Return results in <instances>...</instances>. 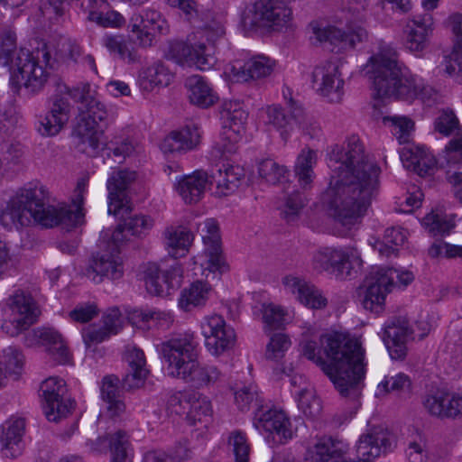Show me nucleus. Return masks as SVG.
Instances as JSON below:
<instances>
[{"mask_svg":"<svg viewBox=\"0 0 462 462\" xmlns=\"http://www.w3.org/2000/svg\"><path fill=\"white\" fill-rule=\"evenodd\" d=\"M329 186L321 195L327 213L342 226L356 225L366 213L379 188L380 168L365 152L357 136L335 145L328 155Z\"/></svg>","mask_w":462,"mask_h":462,"instance_id":"nucleus-1","label":"nucleus"},{"mask_svg":"<svg viewBox=\"0 0 462 462\" xmlns=\"http://www.w3.org/2000/svg\"><path fill=\"white\" fill-rule=\"evenodd\" d=\"M300 347L302 355L321 367L343 396L358 398L366 365L365 349L357 337L346 333H328L320 337L319 344L306 339Z\"/></svg>","mask_w":462,"mask_h":462,"instance_id":"nucleus-2","label":"nucleus"},{"mask_svg":"<svg viewBox=\"0 0 462 462\" xmlns=\"http://www.w3.org/2000/svg\"><path fill=\"white\" fill-rule=\"evenodd\" d=\"M365 76L373 83L374 96L378 98L395 97L404 100L417 97L422 79L403 71L397 60L396 51L390 46H381L365 65Z\"/></svg>","mask_w":462,"mask_h":462,"instance_id":"nucleus-3","label":"nucleus"},{"mask_svg":"<svg viewBox=\"0 0 462 462\" xmlns=\"http://www.w3.org/2000/svg\"><path fill=\"white\" fill-rule=\"evenodd\" d=\"M198 343L192 333L178 334L160 345L166 364L167 374L173 378L208 386L222 377L219 369L212 365H200L196 359Z\"/></svg>","mask_w":462,"mask_h":462,"instance_id":"nucleus-4","label":"nucleus"},{"mask_svg":"<svg viewBox=\"0 0 462 462\" xmlns=\"http://www.w3.org/2000/svg\"><path fill=\"white\" fill-rule=\"evenodd\" d=\"M60 92L67 93L75 102L81 104V117L74 130L78 150L88 156H96L104 144L102 125L108 117L106 105L88 82L79 83L72 88L64 85Z\"/></svg>","mask_w":462,"mask_h":462,"instance_id":"nucleus-5","label":"nucleus"},{"mask_svg":"<svg viewBox=\"0 0 462 462\" xmlns=\"http://www.w3.org/2000/svg\"><path fill=\"white\" fill-rule=\"evenodd\" d=\"M31 92L42 88L47 82V68L55 64L77 62L81 55L80 47L67 37H60L53 42L34 38L31 41Z\"/></svg>","mask_w":462,"mask_h":462,"instance_id":"nucleus-6","label":"nucleus"},{"mask_svg":"<svg viewBox=\"0 0 462 462\" xmlns=\"http://www.w3.org/2000/svg\"><path fill=\"white\" fill-rule=\"evenodd\" d=\"M86 182L81 180L75 189V198L72 200L75 209L66 202L57 201L55 199L42 205L37 209L31 208V217L35 225L42 228H53L60 226L68 230L80 226L84 222L83 211L84 192Z\"/></svg>","mask_w":462,"mask_h":462,"instance_id":"nucleus-7","label":"nucleus"},{"mask_svg":"<svg viewBox=\"0 0 462 462\" xmlns=\"http://www.w3.org/2000/svg\"><path fill=\"white\" fill-rule=\"evenodd\" d=\"M291 24V9L282 0H259L242 16V25L246 32L259 29L281 32Z\"/></svg>","mask_w":462,"mask_h":462,"instance_id":"nucleus-8","label":"nucleus"},{"mask_svg":"<svg viewBox=\"0 0 462 462\" xmlns=\"http://www.w3.org/2000/svg\"><path fill=\"white\" fill-rule=\"evenodd\" d=\"M29 63V51L21 48L17 51L16 34L5 30L0 35V73L10 74V84L14 92L23 86L29 87V77L24 68Z\"/></svg>","mask_w":462,"mask_h":462,"instance_id":"nucleus-9","label":"nucleus"},{"mask_svg":"<svg viewBox=\"0 0 462 462\" xmlns=\"http://www.w3.org/2000/svg\"><path fill=\"white\" fill-rule=\"evenodd\" d=\"M223 131L219 141L213 146L210 154L216 161H227L229 155L235 153L237 143L245 133V123L247 114L241 107L232 104L226 106L222 112Z\"/></svg>","mask_w":462,"mask_h":462,"instance_id":"nucleus-10","label":"nucleus"},{"mask_svg":"<svg viewBox=\"0 0 462 462\" xmlns=\"http://www.w3.org/2000/svg\"><path fill=\"white\" fill-rule=\"evenodd\" d=\"M424 411L438 420H462V388L449 391L446 388H434L421 396Z\"/></svg>","mask_w":462,"mask_h":462,"instance_id":"nucleus-11","label":"nucleus"},{"mask_svg":"<svg viewBox=\"0 0 462 462\" xmlns=\"http://www.w3.org/2000/svg\"><path fill=\"white\" fill-rule=\"evenodd\" d=\"M313 265L318 271H327L339 279H345L350 275L352 269L362 265V259L354 247H326L315 254Z\"/></svg>","mask_w":462,"mask_h":462,"instance_id":"nucleus-12","label":"nucleus"},{"mask_svg":"<svg viewBox=\"0 0 462 462\" xmlns=\"http://www.w3.org/2000/svg\"><path fill=\"white\" fill-rule=\"evenodd\" d=\"M168 55L178 64L196 67L200 70L212 68L216 62L214 46L195 42L189 37L187 42L175 41L170 43Z\"/></svg>","mask_w":462,"mask_h":462,"instance_id":"nucleus-13","label":"nucleus"},{"mask_svg":"<svg viewBox=\"0 0 462 462\" xmlns=\"http://www.w3.org/2000/svg\"><path fill=\"white\" fill-rule=\"evenodd\" d=\"M128 30L135 35L139 47L149 48L153 45L156 34L165 33L168 26L160 12L146 8L131 15Z\"/></svg>","mask_w":462,"mask_h":462,"instance_id":"nucleus-14","label":"nucleus"},{"mask_svg":"<svg viewBox=\"0 0 462 462\" xmlns=\"http://www.w3.org/2000/svg\"><path fill=\"white\" fill-rule=\"evenodd\" d=\"M253 424L267 441L272 439L275 443L285 444L294 436L291 421L282 410L269 409L259 411L255 414Z\"/></svg>","mask_w":462,"mask_h":462,"instance_id":"nucleus-15","label":"nucleus"},{"mask_svg":"<svg viewBox=\"0 0 462 462\" xmlns=\"http://www.w3.org/2000/svg\"><path fill=\"white\" fill-rule=\"evenodd\" d=\"M2 330L16 337L29 328V297L23 291L15 292L6 305L0 304Z\"/></svg>","mask_w":462,"mask_h":462,"instance_id":"nucleus-16","label":"nucleus"},{"mask_svg":"<svg viewBox=\"0 0 462 462\" xmlns=\"http://www.w3.org/2000/svg\"><path fill=\"white\" fill-rule=\"evenodd\" d=\"M200 328L206 347L212 355L219 356L234 346L235 330L226 323L222 316L211 314L204 317Z\"/></svg>","mask_w":462,"mask_h":462,"instance_id":"nucleus-17","label":"nucleus"},{"mask_svg":"<svg viewBox=\"0 0 462 462\" xmlns=\"http://www.w3.org/2000/svg\"><path fill=\"white\" fill-rule=\"evenodd\" d=\"M312 82L317 93L328 102H341L345 82L337 61L328 60L317 66L312 72Z\"/></svg>","mask_w":462,"mask_h":462,"instance_id":"nucleus-18","label":"nucleus"},{"mask_svg":"<svg viewBox=\"0 0 462 462\" xmlns=\"http://www.w3.org/2000/svg\"><path fill=\"white\" fill-rule=\"evenodd\" d=\"M144 282L149 293L167 296L171 290L179 288L182 282V269L175 263L169 269H162L156 263H149L144 270Z\"/></svg>","mask_w":462,"mask_h":462,"instance_id":"nucleus-19","label":"nucleus"},{"mask_svg":"<svg viewBox=\"0 0 462 462\" xmlns=\"http://www.w3.org/2000/svg\"><path fill=\"white\" fill-rule=\"evenodd\" d=\"M135 171L119 170L114 171L107 180L108 190V213L123 217L130 211L129 200L126 189L134 181Z\"/></svg>","mask_w":462,"mask_h":462,"instance_id":"nucleus-20","label":"nucleus"},{"mask_svg":"<svg viewBox=\"0 0 462 462\" xmlns=\"http://www.w3.org/2000/svg\"><path fill=\"white\" fill-rule=\"evenodd\" d=\"M1 225L20 233H29V189H20L11 197L0 214Z\"/></svg>","mask_w":462,"mask_h":462,"instance_id":"nucleus-21","label":"nucleus"},{"mask_svg":"<svg viewBox=\"0 0 462 462\" xmlns=\"http://www.w3.org/2000/svg\"><path fill=\"white\" fill-rule=\"evenodd\" d=\"M393 437L382 428L374 427L360 436L356 447V458L359 462H373L382 453L391 449Z\"/></svg>","mask_w":462,"mask_h":462,"instance_id":"nucleus-22","label":"nucleus"},{"mask_svg":"<svg viewBox=\"0 0 462 462\" xmlns=\"http://www.w3.org/2000/svg\"><path fill=\"white\" fill-rule=\"evenodd\" d=\"M25 430V418L13 417L2 424L0 427V451L4 457L14 459L23 454L25 448L23 440Z\"/></svg>","mask_w":462,"mask_h":462,"instance_id":"nucleus-23","label":"nucleus"},{"mask_svg":"<svg viewBox=\"0 0 462 462\" xmlns=\"http://www.w3.org/2000/svg\"><path fill=\"white\" fill-rule=\"evenodd\" d=\"M275 61L263 55L250 58L244 63L236 61L226 69V73L236 82H247L268 77L273 70Z\"/></svg>","mask_w":462,"mask_h":462,"instance_id":"nucleus-24","label":"nucleus"},{"mask_svg":"<svg viewBox=\"0 0 462 462\" xmlns=\"http://www.w3.org/2000/svg\"><path fill=\"white\" fill-rule=\"evenodd\" d=\"M123 274L121 258L117 254L110 252H98L94 254L86 269V276L96 283L101 282L104 278L117 280Z\"/></svg>","mask_w":462,"mask_h":462,"instance_id":"nucleus-25","label":"nucleus"},{"mask_svg":"<svg viewBox=\"0 0 462 462\" xmlns=\"http://www.w3.org/2000/svg\"><path fill=\"white\" fill-rule=\"evenodd\" d=\"M282 284L287 292L309 308L323 309L328 304V300L322 291L304 278L288 275L283 278Z\"/></svg>","mask_w":462,"mask_h":462,"instance_id":"nucleus-26","label":"nucleus"},{"mask_svg":"<svg viewBox=\"0 0 462 462\" xmlns=\"http://www.w3.org/2000/svg\"><path fill=\"white\" fill-rule=\"evenodd\" d=\"M412 330L404 318H396L384 327L383 342L393 359H402L406 356V343Z\"/></svg>","mask_w":462,"mask_h":462,"instance_id":"nucleus-27","label":"nucleus"},{"mask_svg":"<svg viewBox=\"0 0 462 462\" xmlns=\"http://www.w3.org/2000/svg\"><path fill=\"white\" fill-rule=\"evenodd\" d=\"M287 104L290 107V113H287L283 107L277 104L267 106L263 109L266 116L265 123L281 131L283 139L287 138V134L292 129L293 124L303 114L301 106L297 105L291 97L288 99Z\"/></svg>","mask_w":462,"mask_h":462,"instance_id":"nucleus-28","label":"nucleus"},{"mask_svg":"<svg viewBox=\"0 0 462 462\" xmlns=\"http://www.w3.org/2000/svg\"><path fill=\"white\" fill-rule=\"evenodd\" d=\"M303 462H356L347 459L343 445L329 437H322L310 446ZM359 462V461H357Z\"/></svg>","mask_w":462,"mask_h":462,"instance_id":"nucleus-29","label":"nucleus"},{"mask_svg":"<svg viewBox=\"0 0 462 462\" xmlns=\"http://www.w3.org/2000/svg\"><path fill=\"white\" fill-rule=\"evenodd\" d=\"M125 360L128 364V371L123 379V386L127 390L142 387L148 375L143 351L134 346H128Z\"/></svg>","mask_w":462,"mask_h":462,"instance_id":"nucleus-30","label":"nucleus"},{"mask_svg":"<svg viewBox=\"0 0 462 462\" xmlns=\"http://www.w3.org/2000/svg\"><path fill=\"white\" fill-rule=\"evenodd\" d=\"M433 17L425 14L416 17L406 25V48L412 52H420L429 43V38L433 31Z\"/></svg>","mask_w":462,"mask_h":462,"instance_id":"nucleus-31","label":"nucleus"},{"mask_svg":"<svg viewBox=\"0 0 462 462\" xmlns=\"http://www.w3.org/2000/svg\"><path fill=\"white\" fill-rule=\"evenodd\" d=\"M199 128L192 124L170 133L161 144L163 152H188L195 149L200 143Z\"/></svg>","mask_w":462,"mask_h":462,"instance_id":"nucleus-32","label":"nucleus"},{"mask_svg":"<svg viewBox=\"0 0 462 462\" xmlns=\"http://www.w3.org/2000/svg\"><path fill=\"white\" fill-rule=\"evenodd\" d=\"M87 445L93 452H101L108 448L111 457H130L133 452L130 435L123 430L101 436L96 441L89 440Z\"/></svg>","mask_w":462,"mask_h":462,"instance_id":"nucleus-33","label":"nucleus"},{"mask_svg":"<svg viewBox=\"0 0 462 462\" xmlns=\"http://www.w3.org/2000/svg\"><path fill=\"white\" fill-rule=\"evenodd\" d=\"M370 283L367 286L362 300L365 310L374 313H380L384 309L386 294L391 291L389 283L391 277L387 274H379L376 271L371 274Z\"/></svg>","mask_w":462,"mask_h":462,"instance_id":"nucleus-34","label":"nucleus"},{"mask_svg":"<svg viewBox=\"0 0 462 462\" xmlns=\"http://www.w3.org/2000/svg\"><path fill=\"white\" fill-rule=\"evenodd\" d=\"M71 106L67 98L57 97L52 101L49 113L40 122L38 131L43 135H55L67 124Z\"/></svg>","mask_w":462,"mask_h":462,"instance_id":"nucleus-35","label":"nucleus"},{"mask_svg":"<svg viewBox=\"0 0 462 462\" xmlns=\"http://www.w3.org/2000/svg\"><path fill=\"white\" fill-rule=\"evenodd\" d=\"M208 181L206 171H195L192 174L177 179L175 189L186 204H193L200 200Z\"/></svg>","mask_w":462,"mask_h":462,"instance_id":"nucleus-36","label":"nucleus"},{"mask_svg":"<svg viewBox=\"0 0 462 462\" xmlns=\"http://www.w3.org/2000/svg\"><path fill=\"white\" fill-rule=\"evenodd\" d=\"M184 86L187 89L188 99L194 106L208 108L217 100V96L211 86L199 75L188 77Z\"/></svg>","mask_w":462,"mask_h":462,"instance_id":"nucleus-37","label":"nucleus"},{"mask_svg":"<svg viewBox=\"0 0 462 462\" xmlns=\"http://www.w3.org/2000/svg\"><path fill=\"white\" fill-rule=\"evenodd\" d=\"M172 79L173 74L159 60L142 68L138 73V84L146 92H151L157 87H166Z\"/></svg>","mask_w":462,"mask_h":462,"instance_id":"nucleus-38","label":"nucleus"},{"mask_svg":"<svg viewBox=\"0 0 462 462\" xmlns=\"http://www.w3.org/2000/svg\"><path fill=\"white\" fill-rule=\"evenodd\" d=\"M164 245L173 258L184 256L193 241V234L185 226H169L163 233Z\"/></svg>","mask_w":462,"mask_h":462,"instance_id":"nucleus-39","label":"nucleus"},{"mask_svg":"<svg viewBox=\"0 0 462 462\" xmlns=\"http://www.w3.org/2000/svg\"><path fill=\"white\" fill-rule=\"evenodd\" d=\"M101 43L111 56L129 64L136 63L140 60L131 42L124 34L106 33L101 39Z\"/></svg>","mask_w":462,"mask_h":462,"instance_id":"nucleus-40","label":"nucleus"},{"mask_svg":"<svg viewBox=\"0 0 462 462\" xmlns=\"http://www.w3.org/2000/svg\"><path fill=\"white\" fill-rule=\"evenodd\" d=\"M318 162V152L310 148H304L299 153L295 166L294 172L298 180L299 185L302 189H309L315 178L313 167Z\"/></svg>","mask_w":462,"mask_h":462,"instance_id":"nucleus-41","label":"nucleus"},{"mask_svg":"<svg viewBox=\"0 0 462 462\" xmlns=\"http://www.w3.org/2000/svg\"><path fill=\"white\" fill-rule=\"evenodd\" d=\"M152 220L143 215H136L125 219L124 224L119 225L112 235L115 244L128 239V236H140L145 235L152 228Z\"/></svg>","mask_w":462,"mask_h":462,"instance_id":"nucleus-42","label":"nucleus"},{"mask_svg":"<svg viewBox=\"0 0 462 462\" xmlns=\"http://www.w3.org/2000/svg\"><path fill=\"white\" fill-rule=\"evenodd\" d=\"M210 291L211 286L208 282H193L181 291L178 305L182 310L190 311L196 307L205 305Z\"/></svg>","mask_w":462,"mask_h":462,"instance_id":"nucleus-43","label":"nucleus"},{"mask_svg":"<svg viewBox=\"0 0 462 462\" xmlns=\"http://www.w3.org/2000/svg\"><path fill=\"white\" fill-rule=\"evenodd\" d=\"M186 419L190 425L197 422H208L212 416V406L209 399L204 394L190 390Z\"/></svg>","mask_w":462,"mask_h":462,"instance_id":"nucleus-44","label":"nucleus"},{"mask_svg":"<svg viewBox=\"0 0 462 462\" xmlns=\"http://www.w3.org/2000/svg\"><path fill=\"white\" fill-rule=\"evenodd\" d=\"M26 358L24 355L15 347H7L0 356L1 366L4 374H6L7 381L9 379L17 381L24 373Z\"/></svg>","mask_w":462,"mask_h":462,"instance_id":"nucleus-45","label":"nucleus"},{"mask_svg":"<svg viewBox=\"0 0 462 462\" xmlns=\"http://www.w3.org/2000/svg\"><path fill=\"white\" fill-rule=\"evenodd\" d=\"M76 405L75 400L64 397L50 402H42V408L49 421L59 423L73 413Z\"/></svg>","mask_w":462,"mask_h":462,"instance_id":"nucleus-46","label":"nucleus"},{"mask_svg":"<svg viewBox=\"0 0 462 462\" xmlns=\"http://www.w3.org/2000/svg\"><path fill=\"white\" fill-rule=\"evenodd\" d=\"M421 225L432 236L448 235L455 226L453 219L440 210H432L427 214Z\"/></svg>","mask_w":462,"mask_h":462,"instance_id":"nucleus-47","label":"nucleus"},{"mask_svg":"<svg viewBox=\"0 0 462 462\" xmlns=\"http://www.w3.org/2000/svg\"><path fill=\"white\" fill-rule=\"evenodd\" d=\"M190 458V450L183 444L177 445L170 451L152 449L145 452L143 462H185Z\"/></svg>","mask_w":462,"mask_h":462,"instance_id":"nucleus-48","label":"nucleus"},{"mask_svg":"<svg viewBox=\"0 0 462 462\" xmlns=\"http://www.w3.org/2000/svg\"><path fill=\"white\" fill-rule=\"evenodd\" d=\"M298 408L309 419L315 420L322 411L320 399L312 387H304L297 394Z\"/></svg>","mask_w":462,"mask_h":462,"instance_id":"nucleus-49","label":"nucleus"},{"mask_svg":"<svg viewBox=\"0 0 462 462\" xmlns=\"http://www.w3.org/2000/svg\"><path fill=\"white\" fill-rule=\"evenodd\" d=\"M406 240L405 231L401 227H390L384 231L382 241H377L374 247L380 254L389 256L403 245Z\"/></svg>","mask_w":462,"mask_h":462,"instance_id":"nucleus-50","label":"nucleus"},{"mask_svg":"<svg viewBox=\"0 0 462 462\" xmlns=\"http://www.w3.org/2000/svg\"><path fill=\"white\" fill-rule=\"evenodd\" d=\"M68 392L66 382L58 376H50L40 384V397L42 402L64 398Z\"/></svg>","mask_w":462,"mask_h":462,"instance_id":"nucleus-51","label":"nucleus"},{"mask_svg":"<svg viewBox=\"0 0 462 462\" xmlns=\"http://www.w3.org/2000/svg\"><path fill=\"white\" fill-rule=\"evenodd\" d=\"M377 390L379 393L395 392L400 394H410L412 390V383L407 374L399 373L393 376H385L378 384Z\"/></svg>","mask_w":462,"mask_h":462,"instance_id":"nucleus-52","label":"nucleus"},{"mask_svg":"<svg viewBox=\"0 0 462 462\" xmlns=\"http://www.w3.org/2000/svg\"><path fill=\"white\" fill-rule=\"evenodd\" d=\"M227 444L235 456V462H249L250 446L244 432L241 430L230 432Z\"/></svg>","mask_w":462,"mask_h":462,"instance_id":"nucleus-53","label":"nucleus"},{"mask_svg":"<svg viewBox=\"0 0 462 462\" xmlns=\"http://www.w3.org/2000/svg\"><path fill=\"white\" fill-rule=\"evenodd\" d=\"M88 20L105 28L119 29L125 25L126 20L124 15L116 10L106 12H90Z\"/></svg>","mask_w":462,"mask_h":462,"instance_id":"nucleus-54","label":"nucleus"},{"mask_svg":"<svg viewBox=\"0 0 462 462\" xmlns=\"http://www.w3.org/2000/svg\"><path fill=\"white\" fill-rule=\"evenodd\" d=\"M258 173L267 183L276 184L285 178L286 169L272 159H265L259 163Z\"/></svg>","mask_w":462,"mask_h":462,"instance_id":"nucleus-55","label":"nucleus"},{"mask_svg":"<svg viewBox=\"0 0 462 462\" xmlns=\"http://www.w3.org/2000/svg\"><path fill=\"white\" fill-rule=\"evenodd\" d=\"M263 322L271 329H277L283 326L287 315L285 310L273 303L263 304Z\"/></svg>","mask_w":462,"mask_h":462,"instance_id":"nucleus-56","label":"nucleus"},{"mask_svg":"<svg viewBox=\"0 0 462 462\" xmlns=\"http://www.w3.org/2000/svg\"><path fill=\"white\" fill-rule=\"evenodd\" d=\"M434 127L437 132L448 136L458 129V119L453 110L445 108L439 111L435 119Z\"/></svg>","mask_w":462,"mask_h":462,"instance_id":"nucleus-57","label":"nucleus"},{"mask_svg":"<svg viewBox=\"0 0 462 462\" xmlns=\"http://www.w3.org/2000/svg\"><path fill=\"white\" fill-rule=\"evenodd\" d=\"M310 27L315 39L320 43L329 42L334 44L346 41L347 35L340 29L332 26L320 27L317 23H312Z\"/></svg>","mask_w":462,"mask_h":462,"instance_id":"nucleus-58","label":"nucleus"},{"mask_svg":"<svg viewBox=\"0 0 462 462\" xmlns=\"http://www.w3.org/2000/svg\"><path fill=\"white\" fill-rule=\"evenodd\" d=\"M142 320L147 323L148 328L168 329L172 325L174 319L171 312L164 310H149L142 313Z\"/></svg>","mask_w":462,"mask_h":462,"instance_id":"nucleus-59","label":"nucleus"},{"mask_svg":"<svg viewBox=\"0 0 462 462\" xmlns=\"http://www.w3.org/2000/svg\"><path fill=\"white\" fill-rule=\"evenodd\" d=\"M62 336L53 328L42 327L36 328L31 335V345H40L47 348L60 342Z\"/></svg>","mask_w":462,"mask_h":462,"instance_id":"nucleus-60","label":"nucleus"},{"mask_svg":"<svg viewBox=\"0 0 462 462\" xmlns=\"http://www.w3.org/2000/svg\"><path fill=\"white\" fill-rule=\"evenodd\" d=\"M259 399L258 388L254 383L244 386L235 393V402L241 411L249 410L253 403L258 404Z\"/></svg>","mask_w":462,"mask_h":462,"instance_id":"nucleus-61","label":"nucleus"},{"mask_svg":"<svg viewBox=\"0 0 462 462\" xmlns=\"http://www.w3.org/2000/svg\"><path fill=\"white\" fill-rule=\"evenodd\" d=\"M205 255L206 269L213 273L217 271L223 273L227 269L220 244L205 246Z\"/></svg>","mask_w":462,"mask_h":462,"instance_id":"nucleus-62","label":"nucleus"},{"mask_svg":"<svg viewBox=\"0 0 462 462\" xmlns=\"http://www.w3.org/2000/svg\"><path fill=\"white\" fill-rule=\"evenodd\" d=\"M444 71L449 76H455L462 83V43L454 44L449 58H445Z\"/></svg>","mask_w":462,"mask_h":462,"instance_id":"nucleus-63","label":"nucleus"},{"mask_svg":"<svg viewBox=\"0 0 462 462\" xmlns=\"http://www.w3.org/2000/svg\"><path fill=\"white\" fill-rule=\"evenodd\" d=\"M291 346V341L284 334H275L266 347L265 356L267 359L277 360L283 356L285 351Z\"/></svg>","mask_w":462,"mask_h":462,"instance_id":"nucleus-64","label":"nucleus"}]
</instances>
